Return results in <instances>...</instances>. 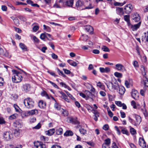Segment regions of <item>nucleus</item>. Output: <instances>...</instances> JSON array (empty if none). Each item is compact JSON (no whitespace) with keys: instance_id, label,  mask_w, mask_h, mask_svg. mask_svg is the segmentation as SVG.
<instances>
[{"instance_id":"6","label":"nucleus","mask_w":148,"mask_h":148,"mask_svg":"<svg viewBox=\"0 0 148 148\" xmlns=\"http://www.w3.org/2000/svg\"><path fill=\"white\" fill-rule=\"evenodd\" d=\"M59 3L63 4L65 3V5L69 7H72L73 4V0H60Z\"/></svg>"},{"instance_id":"20","label":"nucleus","mask_w":148,"mask_h":148,"mask_svg":"<svg viewBox=\"0 0 148 148\" xmlns=\"http://www.w3.org/2000/svg\"><path fill=\"white\" fill-rule=\"evenodd\" d=\"M55 131V129L53 128L46 131L45 132L46 134L48 136H51L54 134Z\"/></svg>"},{"instance_id":"37","label":"nucleus","mask_w":148,"mask_h":148,"mask_svg":"<svg viewBox=\"0 0 148 148\" xmlns=\"http://www.w3.org/2000/svg\"><path fill=\"white\" fill-rule=\"evenodd\" d=\"M60 111L62 114L64 115V116H66L68 115V112L66 110L61 108Z\"/></svg>"},{"instance_id":"38","label":"nucleus","mask_w":148,"mask_h":148,"mask_svg":"<svg viewBox=\"0 0 148 148\" xmlns=\"http://www.w3.org/2000/svg\"><path fill=\"white\" fill-rule=\"evenodd\" d=\"M62 132L63 129L61 128H59L56 130V133L57 135L62 134Z\"/></svg>"},{"instance_id":"40","label":"nucleus","mask_w":148,"mask_h":148,"mask_svg":"<svg viewBox=\"0 0 148 148\" xmlns=\"http://www.w3.org/2000/svg\"><path fill=\"white\" fill-rule=\"evenodd\" d=\"M114 74L115 77L118 78H121L123 76L121 73L117 72H115Z\"/></svg>"},{"instance_id":"21","label":"nucleus","mask_w":148,"mask_h":148,"mask_svg":"<svg viewBox=\"0 0 148 148\" xmlns=\"http://www.w3.org/2000/svg\"><path fill=\"white\" fill-rule=\"evenodd\" d=\"M30 86L28 84H25L23 86V90L25 92L29 91L30 89Z\"/></svg>"},{"instance_id":"60","label":"nucleus","mask_w":148,"mask_h":148,"mask_svg":"<svg viewBox=\"0 0 148 148\" xmlns=\"http://www.w3.org/2000/svg\"><path fill=\"white\" fill-rule=\"evenodd\" d=\"M17 116V114H13L10 116L9 117V118L10 119H14L16 118Z\"/></svg>"},{"instance_id":"17","label":"nucleus","mask_w":148,"mask_h":148,"mask_svg":"<svg viewBox=\"0 0 148 148\" xmlns=\"http://www.w3.org/2000/svg\"><path fill=\"white\" fill-rule=\"evenodd\" d=\"M125 89V88L122 86H119V90L118 91V93L121 95H123L124 94Z\"/></svg>"},{"instance_id":"49","label":"nucleus","mask_w":148,"mask_h":148,"mask_svg":"<svg viewBox=\"0 0 148 148\" xmlns=\"http://www.w3.org/2000/svg\"><path fill=\"white\" fill-rule=\"evenodd\" d=\"M46 38L49 40H53V38L51 35L49 34H46Z\"/></svg>"},{"instance_id":"61","label":"nucleus","mask_w":148,"mask_h":148,"mask_svg":"<svg viewBox=\"0 0 148 148\" xmlns=\"http://www.w3.org/2000/svg\"><path fill=\"white\" fill-rule=\"evenodd\" d=\"M92 52L95 54H98L100 53V51L98 49H94L92 50Z\"/></svg>"},{"instance_id":"12","label":"nucleus","mask_w":148,"mask_h":148,"mask_svg":"<svg viewBox=\"0 0 148 148\" xmlns=\"http://www.w3.org/2000/svg\"><path fill=\"white\" fill-rule=\"evenodd\" d=\"M84 29L86 31L90 34H92L93 29L92 27L89 25H87L84 26Z\"/></svg>"},{"instance_id":"19","label":"nucleus","mask_w":148,"mask_h":148,"mask_svg":"<svg viewBox=\"0 0 148 148\" xmlns=\"http://www.w3.org/2000/svg\"><path fill=\"white\" fill-rule=\"evenodd\" d=\"M124 19L125 21L127 22V25L128 26L131 25V23L130 22V16L129 15H124Z\"/></svg>"},{"instance_id":"31","label":"nucleus","mask_w":148,"mask_h":148,"mask_svg":"<svg viewBox=\"0 0 148 148\" xmlns=\"http://www.w3.org/2000/svg\"><path fill=\"white\" fill-rule=\"evenodd\" d=\"M21 130L18 128L15 129L14 130V133L16 136H18L19 135Z\"/></svg>"},{"instance_id":"54","label":"nucleus","mask_w":148,"mask_h":148,"mask_svg":"<svg viewBox=\"0 0 148 148\" xmlns=\"http://www.w3.org/2000/svg\"><path fill=\"white\" fill-rule=\"evenodd\" d=\"M41 127V125L40 123H39L36 126L33 127L32 129H39Z\"/></svg>"},{"instance_id":"47","label":"nucleus","mask_w":148,"mask_h":148,"mask_svg":"<svg viewBox=\"0 0 148 148\" xmlns=\"http://www.w3.org/2000/svg\"><path fill=\"white\" fill-rule=\"evenodd\" d=\"M97 86L99 87L102 89H103L104 88V85L100 82L97 83Z\"/></svg>"},{"instance_id":"33","label":"nucleus","mask_w":148,"mask_h":148,"mask_svg":"<svg viewBox=\"0 0 148 148\" xmlns=\"http://www.w3.org/2000/svg\"><path fill=\"white\" fill-rule=\"evenodd\" d=\"M67 62L70 65L74 66H75L77 65L76 62L71 60H68Z\"/></svg>"},{"instance_id":"52","label":"nucleus","mask_w":148,"mask_h":148,"mask_svg":"<svg viewBox=\"0 0 148 148\" xmlns=\"http://www.w3.org/2000/svg\"><path fill=\"white\" fill-rule=\"evenodd\" d=\"M21 115L22 117H24V116H29V114L28 111H27L23 112L21 114Z\"/></svg>"},{"instance_id":"14","label":"nucleus","mask_w":148,"mask_h":148,"mask_svg":"<svg viewBox=\"0 0 148 148\" xmlns=\"http://www.w3.org/2000/svg\"><path fill=\"white\" fill-rule=\"evenodd\" d=\"M133 19L135 21L137 22L140 20V17L138 14L137 13H134L133 15Z\"/></svg>"},{"instance_id":"63","label":"nucleus","mask_w":148,"mask_h":148,"mask_svg":"<svg viewBox=\"0 0 148 148\" xmlns=\"http://www.w3.org/2000/svg\"><path fill=\"white\" fill-rule=\"evenodd\" d=\"M133 65L135 68L138 67L139 66L138 62L136 60L134 61Z\"/></svg>"},{"instance_id":"27","label":"nucleus","mask_w":148,"mask_h":148,"mask_svg":"<svg viewBox=\"0 0 148 148\" xmlns=\"http://www.w3.org/2000/svg\"><path fill=\"white\" fill-rule=\"evenodd\" d=\"M145 101L143 102V108L142 109V111L145 116H147L148 114L147 110L145 108Z\"/></svg>"},{"instance_id":"32","label":"nucleus","mask_w":148,"mask_h":148,"mask_svg":"<svg viewBox=\"0 0 148 148\" xmlns=\"http://www.w3.org/2000/svg\"><path fill=\"white\" fill-rule=\"evenodd\" d=\"M29 116L37 114L38 113V111L37 110L34 109L28 111Z\"/></svg>"},{"instance_id":"26","label":"nucleus","mask_w":148,"mask_h":148,"mask_svg":"<svg viewBox=\"0 0 148 148\" xmlns=\"http://www.w3.org/2000/svg\"><path fill=\"white\" fill-rule=\"evenodd\" d=\"M142 82L145 86L148 87V81L146 76L143 77V80Z\"/></svg>"},{"instance_id":"55","label":"nucleus","mask_w":148,"mask_h":148,"mask_svg":"<svg viewBox=\"0 0 148 148\" xmlns=\"http://www.w3.org/2000/svg\"><path fill=\"white\" fill-rule=\"evenodd\" d=\"M106 84L107 87L110 90V87H112V83L110 82H108L106 83Z\"/></svg>"},{"instance_id":"29","label":"nucleus","mask_w":148,"mask_h":148,"mask_svg":"<svg viewBox=\"0 0 148 148\" xmlns=\"http://www.w3.org/2000/svg\"><path fill=\"white\" fill-rule=\"evenodd\" d=\"M140 70L141 71L143 77L145 76L147 71L144 66L142 65L141 66L140 68Z\"/></svg>"},{"instance_id":"7","label":"nucleus","mask_w":148,"mask_h":148,"mask_svg":"<svg viewBox=\"0 0 148 148\" xmlns=\"http://www.w3.org/2000/svg\"><path fill=\"white\" fill-rule=\"evenodd\" d=\"M3 137L6 140H9L13 137L12 134L9 132H6L4 133Z\"/></svg>"},{"instance_id":"4","label":"nucleus","mask_w":148,"mask_h":148,"mask_svg":"<svg viewBox=\"0 0 148 148\" xmlns=\"http://www.w3.org/2000/svg\"><path fill=\"white\" fill-rule=\"evenodd\" d=\"M76 6L78 10L85 9L84 2L81 0H78L76 3Z\"/></svg>"},{"instance_id":"35","label":"nucleus","mask_w":148,"mask_h":148,"mask_svg":"<svg viewBox=\"0 0 148 148\" xmlns=\"http://www.w3.org/2000/svg\"><path fill=\"white\" fill-rule=\"evenodd\" d=\"M105 142L103 144L110 146L111 143V140L109 138H108L105 140Z\"/></svg>"},{"instance_id":"51","label":"nucleus","mask_w":148,"mask_h":148,"mask_svg":"<svg viewBox=\"0 0 148 148\" xmlns=\"http://www.w3.org/2000/svg\"><path fill=\"white\" fill-rule=\"evenodd\" d=\"M102 49L104 51L109 52L110 50L109 48L105 46H103L102 48Z\"/></svg>"},{"instance_id":"58","label":"nucleus","mask_w":148,"mask_h":148,"mask_svg":"<svg viewBox=\"0 0 148 148\" xmlns=\"http://www.w3.org/2000/svg\"><path fill=\"white\" fill-rule=\"evenodd\" d=\"M102 128L105 131L108 130L109 128V125L108 124H105L103 125Z\"/></svg>"},{"instance_id":"45","label":"nucleus","mask_w":148,"mask_h":148,"mask_svg":"<svg viewBox=\"0 0 148 148\" xmlns=\"http://www.w3.org/2000/svg\"><path fill=\"white\" fill-rule=\"evenodd\" d=\"M115 84L116 85H114L112 83V88L114 89L115 90H116L118 88H119V86L117 84V81H116Z\"/></svg>"},{"instance_id":"9","label":"nucleus","mask_w":148,"mask_h":148,"mask_svg":"<svg viewBox=\"0 0 148 148\" xmlns=\"http://www.w3.org/2000/svg\"><path fill=\"white\" fill-rule=\"evenodd\" d=\"M133 8V6L131 4L127 5L124 8L125 13L127 14L130 13L132 11Z\"/></svg>"},{"instance_id":"2","label":"nucleus","mask_w":148,"mask_h":148,"mask_svg":"<svg viewBox=\"0 0 148 148\" xmlns=\"http://www.w3.org/2000/svg\"><path fill=\"white\" fill-rule=\"evenodd\" d=\"M23 103L25 107L29 109L32 108L34 105V101L30 98L25 99L24 100Z\"/></svg>"},{"instance_id":"59","label":"nucleus","mask_w":148,"mask_h":148,"mask_svg":"<svg viewBox=\"0 0 148 148\" xmlns=\"http://www.w3.org/2000/svg\"><path fill=\"white\" fill-rule=\"evenodd\" d=\"M86 143L92 147H94L95 145V143L92 142H87Z\"/></svg>"},{"instance_id":"13","label":"nucleus","mask_w":148,"mask_h":148,"mask_svg":"<svg viewBox=\"0 0 148 148\" xmlns=\"http://www.w3.org/2000/svg\"><path fill=\"white\" fill-rule=\"evenodd\" d=\"M142 40L143 41L145 42L148 41V32L144 33L142 37Z\"/></svg>"},{"instance_id":"3","label":"nucleus","mask_w":148,"mask_h":148,"mask_svg":"<svg viewBox=\"0 0 148 148\" xmlns=\"http://www.w3.org/2000/svg\"><path fill=\"white\" fill-rule=\"evenodd\" d=\"M134 116L135 119V120H134L130 117L128 116L129 121L130 123L135 125H138L141 121V117L139 116L136 114L134 115Z\"/></svg>"},{"instance_id":"18","label":"nucleus","mask_w":148,"mask_h":148,"mask_svg":"<svg viewBox=\"0 0 148 148\" xmlns=\"http://www.w3.org/2000/svg\"><path fill=\"white\" fill-rule=\"evenodd\" d=\"M85 94L86 96V97L88 98V100L90 99L91 100L93 101V99H92L93 95L92 94V93L89 91H85Z\"/></svg>"},{"instance_id":"15","label":"nucleus","mask_w":148,"mask_h":148,"mask_svg":"<svg viewBox=\"0 0 148 148\" xmlns=\"http://www.w3.org/2000/svg\"><path fill=\"white\" fill-rule=\"evenodd\" d=\"M100 72L101 73H108L110 71V70L109 68L107 67L104 68L103 67H100L99 68Z\"/></svg>"},{"instance_id":"57","label":"nucleus","mask_w":148,"mask_h":148,"mask_svg":"<svg viewBox=\"0 0 148 148\" xmlns=\"http://www.w3.org/2000/svg\"><path fill=\"white\" fill-rule=\"evenodd\" d=\"M48 82H49V83H50L51 84V85L55 88H58V87L57 86V85L55 83H53V82H51L50 81H49V80H48Z\"/></svg>"},{"instance_id":"8","label":"nucleus","mask_w":148,"mask_h":148,"mask_svg":"<svg viewBox=\"0 0 148 148\" xmlns=\"http://www.w3.org/2000/svg\"><path fill=\"white\" fill-rule=\"evenodd\" d=\"M35 148H45V145L42 142L37 141L34 143Z\"/></svg>"},{"instance_id":"11","label":"nucleus","mask_w":148,"mask_h":148,"mask_svg":"<svg viewBox=\"0 0 148 148\" xmlns=\"http://www.w3.org/2000/svg\"><path fill=\"white\" fill-rule=\"evenodd\" d=\"M132 97L135 100H138L139 98V93L137 91L134 89L131 92Z\"/></svg>"},{"instance_id":"43","label":"nucleus","mask_w":148,"mask_h":148,"mask_svg":"<svg viewBox=\"0 0 148 148\" xmlns=\"http://www.w3.org/2000/svg\"><path fill=\"white\" fill-rule=\"evenodd\" d=\"M54 108L58 110H61V108H60V105L58 104L56 102L54 105Z\"/></svg>"},{"instance_id":"41","label":"nucleus","mask_w":148,"mask_h":148,"mask_svg":"<svg viewBox=\"0 0 148 148\" xmlns=\"http://www.w3.org/2000/svg\"><path fill=\"white\" fill-rule=\"evenodd\" d=\"M130 132L132 135H135L136 134V130L133 128L131 127H130Z\"/></svg>"},{"instance_id":"10","label":"nucleus","mask_w":148,"mask_h":148,"mask_svg":"<svg viewBox=\"0 0 148 148\" xmlns=\"http://www.w3.org/2000/svg\"><path fill=\"white\" fill-rule=\"evenodd\" d=\"M139 144L143 148H145L146 147V143L143 138L140 137L139 140Z\"/></svg>"},{"instance_id":"42","label":"nucleus","mask_w":148,"mask_h":148,"mask_svg":"<svg viewBox=\"0 0 148 148\" xmlns=\"http://www.w3.org/2000/svg\"><path fill=\"white\" fill-rule=\"evenodd\" d=\"M84 85L88 89H90V88L92 87V84L88 83H84Z\"/></svg>"},{"instance_id":"16","label":"nucleus","mask_w":148,"mask_h":148,"mask_svg":"<svg viewBox=\"0 0 148 148\" xmlns=\"http://www.w3.org/2000/svg\"><path fill=\"white\" fill-rule=\"evenodd\" d=\"M141 24V22H139L137 24L134 25H131L130 26H131V27L133 31L136 30L138 29L139 27H140V25Z\"/></svg>"},{"instance_id":"22","label":"nucleus","mask_w":148,"mask_h":148,"mask_svg":"<svg viewBox=\"0 0 148 148\" xmlns=\"http://www.w3.org/2000/svg\"><path fill=\"white\" fill-rule=\"evenodd\" d=\"M116 13L119 15H122L124 14L123 8H116Z\"/></svg>"},{"instance_id":"46","label":"nucleus","mask_w":148,"mask_h":148,"mask_svg":"<svg viewBox=\"0 0 148 148\" xmlns=\"http://www.w3.org/2000/svg\"><path fill=\"white\" fill-rule=\"evenodd\" d=\"M126 1H124L123 3H120L116 2L114 3V5L115 6H122L124 4H125L126 3Z\"/></svg>"},{"instance_id":"30","label":"nucleus","mask_w":148,"mask_h":148,"mask_svg":"<svg viewBox=\"0 0 148 148\" xmlns=\"http://www.w3.org/2000/svg\"><path fill=\"white\" fill-rule=\"evenodd\" d=\"M119 128L121 129V132L123 134H125L127 135H129V132L125 128L122 127H120Z\"/></svg>"},{"instance_id":"25","label":"nucleus","mask_w":148,"mask_h":148,"mask_svg":"<svg viewBox=\"0 0 148 148\" xmlns=\"http://www.w3.org/2000/svg\"><path fill=\"white\" fill-rule=\"evenodd\" d=\"M19 46L20 48L23 51H27V48L24 44L22 43H20L19 44Z\"/></svg>"},{"instance_id":"34","label":"nucleus","mask_w":148,"mask_h":148,"mask_svg":"<svg viewBox=\"0 0 148 148\" xmlns=\"http://www.w3.org/2000/svg\"><path fill=\"white\" fill-rule=\"evenodd\" d=\"M11 18L13 20L14 23L17 25H18L19 24V21L18 19L14 17H12Z\"/></svg>"},{"instance_id":"24","label":"nucleus","mask_w":148,"mask_h":148,"mask_svg":"<svg viewBox=\"0 0 148 148\" xmlns=\"http://www.w3.org/2000/svg\"><path fill=\"white\" fill-rule=\"evenodd\" d=\"M39 107L41 108H43L45 107L46 103L42 101H40L38 103Z\"/></svg>"},{"instance_id":"1","label":"nucleus","mask_w":148,"mask_h":148,"mask_svg":"<svg viewBox=\"0 0 148 148\" xmlns=\"http://www.w3.org/2000/svg\"><path fill=\"white\" fill-rule=\"evenodd\" d=\"M12 72L13 73V75L12 78V82L14 83L21 82L23 78L21 73L15 70H12Z\"/></svg>"},{"instance_id":"62","label":"nucleus","mask_w":148,"mask_h":148,"mask_svg":"<svg viewBox=\"0 0 148 148\" xmlns=\"http://www.w3.org/2000/svg\"><path fill=\"white\" fill-rule=\"evenodd\" d=\"M115 103L119 107H121V105L123 103L120 101H115Z\"/></svg>"},{"instance_id":"39","label":"nucleus","mask_w":148,"mask_h":148,"mask_svg":"<svg viewBox=\"0 0 148 148\" xmlns=\"http://www.w3.org/2000/svg\"><path fill=\"white\" fill-rule=\"evenodd\" d=\"M88 38V36L86 35H83L80 38V39L83 41H86Z\"/></svg>"},{"instance_id":"56","label":"nucleus","mask_w":148,"mask_h":148,"mask_svg":"<svg viewBox=\"0 0 148 148\" xmlns=\"http://www.w3.org/2000/svg\"><path fill=\"white\" fill-rule=\"evenodd\" d=\"M79 95L83 98L85 99L86 100H88V98L86 97V94H84L82 92H80L79 93Z\"/></svg>"},{"instance_id":"36","label":"nucleus","mask_w":148,"mask_h":148,"mask_svg":"<svg viewBox=\"0 0 148 148\" xmlns=\"http://www.w3.org/2000/svg\"><path fill=\"white\" fill-rule=\"evenodd\" d=\"M64 135L66 136H72L73 135V133L72 131L70 130L67 131L64 134Z\"/></svg>"},{"instance_id":"5","label":"nucleus","mask_w":148,"mask_h":148,"mask_svg":"<svg viewBox=\"0 0 148 148\" xmlns=\"http://www.w3.org/2000/svg\"><path fill=\"white\" fill-rule=\"evenodd\" d=\"M114 68L118 71L121 72H124L126 71V69L125 66L120 63L116 64Z\"/></svg>"},{"instance_id":"64","label":"nucleus","mask_w":148,"mask_h":148,"mask_svg":"<svg viewBox=\"0 0 148 148\" xmlns=\"http://www.w3.org/2000/svg\"><path fill=\"white\" fill-rule=\"evenodd\" d=\"M51 148H61V147L58 145H52Z\"/></svg>"},{"instance_id":"23","label":"nucleus","mask_w":148,"mask_h":148,"mask_svg":"<svg viewBox=\"0 0 148 148\" xmlns=\"http://www.w3.org/2000/svg\"><path fill=\"white\" fill-rule=\"evenodd\" d=\"M78 127H80V128L79 129V131L80 133L83 135H85L86 134L87 131L86 130L83 128L80 125H78Z\"/></svg>"},{"instance_id":"48","label":"nucleus","mask_w":148,"mask_h":148,"mask_svg":"<svg viewBox=\"0 0 148 148\" xmlns=\"http://www.w3.org/2000/svg\"><path fill=\"white\" fill-rule=\"evenodd\" d=\"M44 27V29L45 30H46L48 32H50L51 31V29L50 28L45 25H43Z\"/></svg>"},{"instance_id":"44","label":"nucleus","mask_w":148,"mask_h":148,"mask_svg":"<svg viewBox=\"0 0 148 148\" xmlns=\"http://www.w3.org/2000/svg\"><path fill=\"white\" fill-rule=\"evenodd\" d=\"M60 3L61 4V6L60 5L56 3H55L53 5V7L56 8H61L62 7L64 6V5L63 4H62L61 3Z\"/></svg>"},{"instance_id":"50","label":"nucleus","mask_w":148,"mask_h":148,"mask_svg":"<svg viewBox=\"0 0 148 148\" xmlns=\"http://www.w3.org/2000/svg\"><path fill=\"white\" fill-rule=\"evenodd\" d=\"M46 33L42 34L40 36V38L42 40H43L46 38Z\"/></svg>"},{"instance_id":"53","label":"nucleus","mask_w":148,"mask_h":148,"mask_svg":"<svg viewBox=\"0 0 148 148\" xmlns=\"http://www.w3.org/2000/svg\"><path fill=\"white\" fill-rule=\"evenodd\" d=\"M14 125L16 127H18L21 125V124L18 121H16L14 123Z\"/></svg>"},{"instance_id":"28","label":"nucleus","mask_w":148,"mask_h":148,"mask_svg":"<svg viewBox=\"0 0 148 148\" xmlns=\"http://www.w3.org/2000/svg\"><path fill=\"white\" fill-rule=\"evenodd\" d=\"M29 36L31 39H32L35 43H38L39 42V40L36 36L32 35H30Z\"/></svg>"}]
</instances>
